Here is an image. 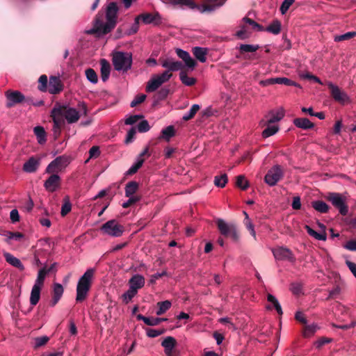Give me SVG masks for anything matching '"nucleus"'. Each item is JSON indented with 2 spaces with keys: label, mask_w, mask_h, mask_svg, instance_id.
Returning <instances> with one entry per match:
<instances>
[{
  "label": "nucleus",
  "mask_w": 356,
  "mask_h": 356,
  "mask_svg": "<svg viewBox=\"0 0 356 356\" xmlns=\"http://www.w3.org/2000/svg\"><path fill=\"white\" fill-rule=\"evenodd\" d=\"M179 79L181 83L187 86H194L197 82L195 78L189 77L187 75L186 70L184 68L179 72Z\"/></svg>",
  "instance_id": "nucleus-32"
},
{
  "label": "nucleus",
  "mask_w": 356,
  "mask_h": 356,
  "mask_svg": "<svg viewBox=\"0 0 356 356\" xmlns=\"http://www.w3.org/2000/svg\"><path fill=\"white\" fill-rule=\"evenodd\" d=\"M118 10L115 2L110 3L105 16L104 13L99 12L93 21L92 28L86 30L85 33L100 37L110 33L116 26Z\"/></svg>",
  "instance_id": "nucleus-1"
},
{
  "label": "nucleus",
  "mask_w": 356,
  "mask_h": 356,
  "mask_svg": "<svg viewBox=\"0 0 356 356\" xmlns=\"http://www.w3.org/2000/svg\"><path fill=\"white\" fill-rule=\"evenodd\" d=\"M356 36V31L347 32L343 35H336L334 37L335 42H341L348 40Z\"/></svg>",
  "instance_id": "nucleus-49"
},
{
  "label": "nucleus",
  "mask_w": 356,
  "mask_h": 356,
  "mask_svg": "<svg viewBox=\"0 0 356 356\" xmlns=\"http://www.w3.org/2000/svg\"><path fill=\"white\" fill-rule=\"evenodd\" d=\"M267 300L273 305L278 314L282 315L283 314L282 307L277 299L274 296L270 293L268 294Z\"/></svg>",
  "instance_id": "nucleus-42"
},
{
  "label": "nucleus",
  "mask_w": 356,
  "mask_h": 356,
  "mask_svg": "<svg viewBox=\"0 0 356 356\" xmlns=\"http://www.w3.org/2000/svg\"><path fill=\"white\" fill-rule=\"evenodd\" d=\"M273 254L277 260H288L292 263L296 261L293 254L289 248L280 247L273 249Z\"/></svg>",
  "instance_id": "nucleus-17"
},
{
  "label": "nucleus",
  "mask_w": 356,
  "mask_h": 356,
  "mask_svg": "<svg viewBox=\"0 0 356 356\" xmlns=\"http://www.w3.org/2000/svg\"><path fill=\"white\" fill-rule=\"evenodd\" d=\"M326 200L339 211L341 216H346L348 213V205L346 197L341 193L329 192L325 196Z\"/></svg>",
  "instance_id": "nucleus-4"
},
{
  "label": "nucleus",
  "mask_w": 356,
  "mask_h": 356,
  "mask_svg": "<svg viewBox=\"0 0 356 356\" xmlns=\"http://www.w3.org/2000/svg\"><path fill=\"white\" fill-rule=\"evenodd\" d=\"M176 53L179 58L184 61L186 66L188 69L193 70L195 67L197 65V62L191 58L188 52L181 49H177Z\"/></svg>",
  "instance_id": "nucleus-21"
},
{
  "label": "nucleus",
  "mask_w": 356,
  "mask_h": 356,
  "mask_svg": "<svg viewBox=\"0 0 356 356\" xmlns=\"http://www.w3.org/2000/svg\"><path fill=\"white\" fill-rule=\"evenodd\" d=\"M49 273V270H47V268L44 267L41 268L38 273L37 279L35 282L34 285L39 286L40 287L43 286L44 279L46 275Z\"/></svg>",
  "instance_id": "nucleus-41"
},
{
  "label": "nucleus",
  "mask_w": 356,
  "mask_h": 356,
  "mask_svg": "<svg viewBox=\"0 0 356 356\" xmlns=\"http://www.w3.org/2000/svg\"><path fill=\"white\" fill-rule=\"evenodd\" d=\"M284 177V170L281 165L273 166L264 177V181L269 186H273Z\"/></svg>",
  "instance_id": "nucleus-11"
},
{
  "label": "nucleus",
  "mask_w": 356,
  "mask_h": 356,
  "mask_svg": "<svg viewBox=\"0 0 356 356\" xmlns=\"http://www.w3.org/2000/svg\"><path fill=\"white\" fill-rule=\"evenodd\" d=\"M42 287L36 285H33L31 292L30 303L32 306L36 305L40 298V291Z\"/></svg>",
  "instance_id": "nucleus-31"
},
{
  "label": "nucleus",
  "mask_w": 356,
  "mask_h": 356,
  "mask_svg": "<svg viewBox=\"0 0 356 356\" xmlns=\"http://www.w3.org/2000/svg\"><path fill=\"white\" fill-rule=\"evenodd\" d=\"M145 331H146V334H147V337H151V338H154V337H156L165 333L166 330L164 328L159 329V330L147 328L145 330Z\"/></svg>",
  "instance_id": "nucleus-52"
},
{
  "label": "nucleus",
  "mask_w": 356,
  "mask_h": 356,
  "mask_svg": "<svg viewBox=\"0 0 356 356\" xmlns=\"http://www.w3.org/2000/svg\"><path fill=\"white\" fill-rule=\"evenodd\" d=\"M100 150L99 146H92L89 150V158L87 159L88 162L90 159L97 158L100 155Z\"/></svg>",
  "instance_id": "nucleus-60"
},
{
  "label": "nucleus",
  "mask_w": 356,
  "mask_h": 356,
  "mask_svg": "<svg viewBox=\"0 0 356 356\" xmlns=\"http://www.w3.org/2000/svg\"><path fill=\"white\" fill-rule=\"evenodd\" d=\"M137 17H139V20H142L145 24L159 25L161 24V16L158 12L154 13H143L138 15Z\"/></svg>",
  "instance_id": "nucleus-19"
},
{
  "label": "nucleus",
  "mask_w": 356,
  "mask_h": 356,
  "mask_svg": "<svg viewBox=\"0 0 356 356\" xmlns=\"http://www.w3.org/2000/svg\"><path fill=\"white\" fill-rule=\"evenodd\" d=\"M161 138L165 139L167 141H169L170 139L175 135V127L172 125H170L166 128L162 129L161 131Z\"/></svg>",
  "instance_id": "nucleus-38"
},
{
  "label": "nucleus",
  "mask_w": 356,
  "mask_h": 356,
  "mask_svg": "<svg viewBox=\"0 0 356 356\" xmlns=\"http://www.w3.org/2000/svg\"><path fill=\"white\" fill-rule=\"evenodd\" d=\"M51 117L53 118V122H54L53 127L61 128V126L64 123V120L63 118V115H56V113H51Z\"/></svg>",
  "instance_id": "nucleus-57"
},
{
  "label": "nucleus",
  "mask_w": 356,
  "mask_h": 356,
  "mask_svg": "<svg viewBox=\"0 0 356 356\" xmlns=\"http://www.w3.org/2000/svg\"><path fill=\"white\" fill-rule=\"evenodd\" d=\"M52 113L63 115L69 124L76 122L80 118L79 113L76 109L60 104H55L52 109Z\"/></svg>",
  "instance_id": "nucleus-7"
},
{
  "label": "nucleus",
  "mask_w": 356,
  "mask_h": 356,
  "mask_svg": "<svg viewBox=\"0 0 356 356\" xmlns=\"http://www.w3.org/2000/svg\"><path fill=\"white\" fill-rule=\"evenodd\" d=\"M281 22L278 19H274L268 26L266 27L265 31L271 33L274 35H277L281 31Z\"/></svg>",
  "instance_id": "nucleus-35"
},
{
  "label": "nucleus",
  "mask_w": 356,
  "mask_h": 356,
  "mask_svg": "<svg viewBox=\"0 0 356 356\" xmlns=\"http://www.w3.org/2000/svg\"><path fill=\"white\" fill-rule=\"evenodd\" d=\"M259 49V46L258 44L254 45L248 44H241L238 47V50L241 54H243L245 53L255 52Z\"/></svg>",
  "instance_id": "nucleus-39"
},
{
  "label": "nucleus",
  "mask_w": 356,
  "mask_h": 356,
  "mask_svg": "<svg viewBox=\"0 0 356 356\" xmlns=\"http://www.w3.org/2000/svg\"><path fill=\"white\" fill-rule=\"evenodd\" d=\"M293 124L298 128L307 130L314 127L313 122L306 118H298L293 120Z\"/></svg>",
  "instance_id": "nucleus-28"
},
{
  "label": "nucleus",
  "mask_w": 356,
  "mask_h": 356,
  "mask_svg": "<svg viewBox=\"0 0 356 356\" xmlns=\"http://www.w3.org/2000/svg\"><path fill=\"white\" fill-rule=\"evenodd\" d=\"M177 342L173 337H167L161 342V346L164 348L165 353L167 356H178V353L175 349Z\"/></svg>",
  "instance_id": "nucleus-18"
},
{
  "label": "nucleus",
  "mask_w": 356,
  "mask_h": 356,
  "mask_svg": "<svg viewBox=\"0 0 356 356\" xmlns=\"http://www.w3.org/2000/svg\"><path fill=\"white\" fill-rule=\"evenodd\" d=\"M139 29V17H136L131 27L125 32V35H131L138 32Z\"/></svg>",
  "instance_id": "nucleus-58"
},
{
  "label": "nucleus",
  "mask_w": 356,
  "mask_h": 356,
  "mask_svg": "<svg viewBox=\"0 0 356 356\" xmlns=\"http://www.w3.org/2000/svg\"><path fill=\"white\" fill-rule=\"evenodd\" d=\"M3 255L6 261L9 264L18 268L21 271H23L24 270V265L18 258L14 257L13 254L8 252H4Z\"/></svg>",
  "instance_id": "nucleus-26"
},
{
  "label": "nucleus",
  "mask_w": 356,
  "mask_h": 356,
  "mask_svg": "<svg viewBox=\"0 0 356 356\" xmlns=\"http://www.w3.org/2000/svg\"><path fill=\"white\" fill-rule=\"evenodd\" d=\"M39 86H38V90L42 92H45L47 90V83H48V79L47 75L42 74L40 76L38 79Z\"/></svg>",
  "instance_id": "nucleus-51"
},
{
  "label": "nucleus",
  "mask_w": 356,
  "mask_h": 356,
  "mask_svg": "<svg viewBox=\"0 0 356 356\" xmlns=\"http://www.w3.org/2000/svg\"><path fill=\"white\" fill-rule=\"evenodd\" d=\"M5 96L6 98V104L8 108L23 102H26L29 105L31 104V98H25L24 95L18 90H7L5 92Z\"/></svg>",
  "instance_id": "nucleus-12"
},
{
  "label": "nucleus",
  "mask_w": 356,
  "mask_h": 356,
  "mask_svg": "<svg viewBox=\"0 0 356 356\" xmlns=\"http://www.w3.org/2000/svg\"><path fill=\"white\" fill-rule=\"evenodd\" d=\"M270 83L274 84H282L285 86H293L296 87H300V86L296 82L286 78V77H277V78H273L268 80Z\"/></svg>",
  "instance_id": "nucleus-30"
},
{
  "label": "nucleus",
  "mask_w": 356,
  "mask_h": 356,
  "mask_svg": "<svg viewBox=\"0 0 356 356\" xmlns=\"http://www.w3.org/2000/svg\"><path fill=\"white\" fill-rule=\"evenodd\" d=\"M166 318L148 317L147 325L149 326H155L159 325L161 322L167 321Z\"/></svg>",
  "instance_id": "nucleus-59"
},
{
  "label": "nucleus",
  "mask_w": 356,
  "mask_h": 356,
  "mask_svg": "<svg viewBox=\"0 0 356 356\" xmlns=\"http://www.w3.org/2000/svg\"><path fill=\"white\" fill-rule=\"evenodd\" d=\"M192 52L194 56L201 63H204L207 60V54L208 50L207 48L195 47L192 49Z\"/></svg>",
  "instance_id": "nucleus-29"
},
{
  "label": "nucleus",
  "mask_w": 356,
  "mask_h": 356,
  "mask_svg": "<svg viewBox=\"0 0 356 356\" xmlns=\"http://www.w3.org/2000/svg\"><path fill=\"white\" fill-rule=\"evenodd\" d=\"M227 181L228 178L226 174H222L220 176H216L214 177V184L220 188H224Z\"/></svg>",
  "instance_id": "nucleus-45"
},
{
  "label": "nucleus",
  "mask_w": 356,
  "mask_h": 356,
  "mask_svg": "<svg viewBox=\"0 0 356 356\" xmlns=\"http://www.w3.org/2000/svg\"><path fill=\"white\" fill-rule=\"evenodd\" d=\"M295 2V0H284L280 8V10L282 15L285 14L290 6Z\"/></svg>",
  "instance_id": "nucleus-61"
},
{
  "label": "nucleus",
  "mask_w": 356,
  "mask_h": 356,
  "mask_svg": "<svg viewBox=\"0 0 356 356\" xmlns=\"http://www.w3.org/2000/svg\"><path fill=\"white\" fill-rule=\"evenodd\" d=\"M100 65L101 79L104 82H106L109 78L111 65L110 63L104 58L100 60Z\"/></svg>",
  "instance_id": "nucleus-27"
},
{
  "label": "nucleus",
  "mask_w": 356,
  "mask_h": 356,
  "mask_svg": "<svg viewBox=\"0 0 356 356\" xmlns=\"http://www.w3.org/2000/svg\"><path fill=\"white\" fill-rule=\"evenodd\" d=\"M172 74H169L167 72H163L161 74L154 75L147 82L146 86V92H152L156 90L163 83L167 82Z\"/></svg>",
  "instance_id": "nucleus-9"
},
{
  "label": "nucleus",
  "mask_w": 356,
  "mask_h": 356,
  "mask_svg": "<svg viewBox=\"0 0 356 356\" xmlns=\"http://www.w3.org/2000/svg\"><path fill=\"white\" fill-rule=\"evenodd\" d=\"M63 86L59 77L51 76L49 78L47 90L50 94H58L63 90Z\"/></svg>",
  "instance_id": "nucleus-20"
},
{
  "label": "nucleus",
  "mask_w": 356,
  "mask_h": 356,
  "mask_svg": "<svg viewBox=\"0 0 356 356\" xmlns=\"http://www.w3.org/2000/svg\"><path fill=\"white\" fill-rule=\"evenodd\" d=\"M305 229L307 230V233L315 238L317 240H321L325 241L326 239V234H319L314 231L313 229H312L309 225H305Z\"/></svg>",
  "instance_id": "nucleus-46"
},
{
  "label": "nucleus",
  "mask_w": 356,
  "mask_h": 356,
  "mask_svg": "<svg viewBox=\"0 0 356 356\" xmlns=\"http://www.w3.org/2000/svg\"><path fill=\"white\" fill-rule=\"evenodd\" d=\"M279 130V127L277 125L270 126L268 124V127L262 131L263 138H268L274 134H275Z\"/></svg>",
  "instance_id": "nucleus-44"
},
{
  "label": "nucleus",
  "mask_w": 356,
  "mask_h": 356,
  "mask_svg": "<svg viewBox=\"0 0 356 356\" xmlns=\"http://www.w3.org/2000/svg\"><path fill=\"white\" fill-rule=\"evenodd\" d=\"M145 282V277L139 274L133 275L129 281V286L135 289L136 291L144 286Z\"/></svg>",
  "instance_id": "nucleus-24"
},
{
  "label": "nucleus",
  "mask_w": 356,
  "mask_h": 356,
  "mask_svg": "<svg viewBox=\"0 0 356 356\" xmlns=\"http://www.w3.org/2000/svg\"><path fill=\"white\" fill-rule=\"evenodd\" d=\"M216 225L220 234L225 237L231 238L235 243L239 241L240 235L237 226L235 224H228L224 220L218 218L216 220Z\"/></svg>",
  "instance_id": "nucleus-6"
},
{
  "label": "nucleus",
  "mask_w": 356,
  "mask_h": 356,
  "mask_svg": "<svg viewBox=\"0 0 356 356\" xmlns=\"http://www.w3.org/2000/svg\"><path fill=\"white\" fill-rule=\"evenodd\" d=\"M317 326L316 325H305L303 330V334L305 337H309L316 332Z\"/></svg>",
  "instance_id": "nucleus-55"
},
{
  "label": "nucleus",
  "mask_w": 356,
  "mask_h": 356,
  "mask_svg": "<svg viewBox=\"0 0 356 356\" xmlns=\"http://www.w3.org/2000/svg\"><path fill=\"white\" fill-rule=\"evenodd\" d=\"M100 231L104 234L113 237H120L122 235L124 228L116 220H110L103 224Z\"/></svg>",
  "instance_id": "nucleus-8"
},
{
  "label": "nucleus",
  "mask_w": 356,
  "mask_h": 356,
  "mask_svg": "<svg viewBox=\"0 0 356 356\" xmlns=\"http://www.w3.org/2000/svg\"><path fill=\"white\" fill-rule=\"evenodd\" d=\"M172 74H169L167 72H163L161 74L154 75L147 82L146 86V92H152L156 90L163 83L167 82Z\"/></svg>",
  "instance_id": "nucleus-10"
},
{
  "label": "nucleus",
  "mask_w": 356,
  "mask_h": 356,
  "mask_svg": "<svg viewBox=\"0 0 356 356\" xmlns=\"http://www.w3.org/2000/svg\"><path fill=\"white\" fill-rule=\"evenodd\" d=\"M159 61L161 66L166 69L164 72H167L169 74H172V72L181 71L184 68L181 61L175 60L172 58H161Z\"/></svg>",
  "instance_id": "nucleus-15"
},
{
  "label": "nucleus",
  "mask_w": 356,
  "mask_h": 356,
  "mask_svg": "<svg viewBox=\"0 0 356 356\" xmlns=\"http://www.w3.org/2000/svg\"><path fill=\"white\" fill-rule=\"evenodd\" d=\"M236 186L243 191H245L248 188V181L246 180L244 175H238L236 177Z\"/></svg>",
  "instance_id": "nucleus-48"
},
{
  "label": "nucleus",
  "mask_w": 356,
  "mask_h": 356,
  "mask_svg": "<svg viewBox=\"0 0 356 356\" xmlns=\"http://www.w3.org/2000/svg\"><path fill=\"white\" fill-rule=\"evenodd\" d=\"M327 87L334 101L343 105L350 102V98L347 93L340 89L337 86L334 85L332 82H328Z\"/></svg>",
  "instance_id": "nucleus-14"
},
{
  "label": "nucleus",
  "mask_w": 356,
  "mask_h": 356,
  "mask_svg": "<svg viewBox=\"0 0 356 356\" xmlns=\"http://www.w3.org/2000/svg\"><path fill=\"white\" fill-rule=\"evenodd\" d=\"M63 287L60 284L55 283L54 284L53 298L50 301V305L51 307H54L58 303L63 296Z\"/></svg>",
  "instance_id": "nucleus-25"
},
{
  "label": "nucleus",
  "mask_w": 356,
  "mask_h": 356,
  "mask_svg": "<svg viewBox=\"0 0 356 356\" xmlns=\"http://www.w3.org/2000/svg\"><path fill=\"white\" fill-rule=\"evenodd\" d=\"M40 164V159L31 156L24 163L22 169L26 172L33 173L38 170Z\"/></svg>",
  "instance_id": "nucleus-22"
},
{
  "label": "nucleus",
  "mask_w": 356,
  "mask_h": 356,
  "mask_svg": "<svg viewBox=\"0 0 356 356\" xmlns=\"http://www.w3.org/2000/svg\"><path fill=\"white\" fill-rule=\"evenodd\" d=\"M112 61L115 70L127 72L132 65V54L122 51L114 52Z\"/></svg>",
  "instance_id": "nucleus-5"
},
{
  "label": "nucleus",
  "mask_w": 356,
  "mask_h": 356,
  "mask_svg": "<svg viewBox=\"0 0 356 356\" xmlns=\"http://www.w3.org/2000/svg\"><path fill=\"white\" fill-rule=\"evenodd\" d=\"M302 284L300 282H293L291 284L290 290L294 295H299L302 292Z\"/></svg>",
  "instance_id": "nucleus-62"
},
{
  "label": "nucleus",
  "mask_w": 356,
  "mask_h": 356,
  "mask_svg": "<svg viewBox=\"0 0 356 356\" xmlns=\"http://www.w3.org/2000/svg\"><path fill=\"white\" fill-rule=\"evenodd\" d=\"M139 188V184L135 181H129L125 186V196L132 197Z\"/></svg>",
  "instance_id": "nucleus-33"
},
{
  "label": "nucleus",
  "mask_w": 356,
  "mask_h": 356,
  "mask_svg": "<svg viewBox=\"0 0 356 356\" xmlns=\"http://www.w3.org/2000/svg\"><path fill=\"white\" fill-rule=\"evenodd\" d=\"M243 20L244 22H245L246 24H248L249 25L252 26L253 29H257L259 31H264V28L261 25H260L259 24L257 23L253 19H250L249 17H245L243 19Z\"/></svg>",
  "instance_id": "nucleus-54"
},
{
  "label": "nucleus",
  "mask_w": 356,
  "mask_h": 356,
  "mask_svg": "<svg viewBox=\"0 0 356 356\" xmlns=\"http://www.w3.org/2000/svg\"><path fill=\"white\" fill-rule=\"evenodd\" d=\"M85 74L86 76L87 79L90 81L92 83H97L98 81V76L95 71L92 68H88L86 70Z\"/></svg>",
  "instance_id": "nucleus-47"
},
{
  "label": "nucleus",
  "mask_w": 356,
  "mask_h": 356,
  "mask_svg": "<svg viewBox=\"0 0 356 356\" xmlns=\"http://www.w3.org/2000/svg\"><path fill=\"white\" fill-rule=\"evenodd\" d=\"M171 302L169 300H165L157 302L158 310L156 314L158 316H161L165 313L171 307Z\"/></svg>",
  "instance_id": "nucleus-40"
},
{
  "label": "nucleus",
  "mask_w": 356,
  "mask_h": 356,
  "mask_svg": "<svg viewBox=\"0 0 356 356\" xmlns=\"http://www.w3.org/2000/svg\"><path fill=\"white\" fill-rule=\"evenodd\" d=\"M129 197V200L122 204V207L124 209L129 208L131 205L136 204V202L140 200V196H132Z\"/></svg>",
  "instance_id": "nucleus-63"
},
{
  "label": "nucleus",
  "mask_w": 356,
  "mask_h": 356,
  "mask_svg": "<svg viewBox=\"0 0 356 356\" xmlns=\"http://www.w3.org/2000/svg\"><path fill=\"white\" fill-rule=\"evenodd\" d=\"M3 235L6 237L5 241L8 243H10L11 240L19 241L24 236V234L21 232H12L8 231L5 232Z\"/></svg>",
  "instance_id": "nucleus-37"
},
{
  "label": "nucleus",
  "mask_w": 356,
  "mask_h": 356,
  "mask_svg": "<svg viewBox=\"0 0 356 356\" xmlns=\"http://www.w3.org/2000/svg\"><path fill=\"white\" fill-rule=\"evenodd\" d=\"M144 161H145L144 159H139L138 160V161L129 169L127 174V175L135 174L138 170V169L143 165Z\"/></svg>",
  "instance_id": "nucleus-56"
},
{
  "label": "nucleus",
  "mask_w": 356,
  "mask_h": 356,
  "mask_svg": "<svg viewBox=\"0 0 356 356\" xmlns=\"http://www.w3.org/2000/svg\"><path fill=\"white\" fill-rule=\"evenodd\" d=\"M33 131L37 137L38 143L44 144L47 140L44 129L42 127L37 126L34 128Z\"/></svg>",
  "instance_id": "nucleus-36"
},
{
  "label": "nucleus",
  "mask_w": 356,
  "mask_h": 356,
  "mask_svg": "<svg viewBox=\"0 0 356 356\" xmlns=\"http://www.w3.org/2000/svg\"><path fill=\"white\" fill-rule=\"evenodd\" d=\"M284 111L282 108L277 110V111H269L268 115H266V118H267L268 120L266 122H264V125L270 124L278 122L284 118Z\"/></svg>",
  "instance_id": "nucleus-23"
},
{
  "label": "nucleus",
  "mask_w": 356,
  "mask_h": 356,
  "mask_svg": "<svg viewBox=\"0 0 356 356\" xmlns=\"http://www.w3.org/2000/svg\"><path fill=\"white\" fill-rule=\"evenodd\" d=\"M138 291L129 286V289L122 295L123 301L127 304L136 295Z\"/></svg>",
  "instance_id": "nucleus-50"
},
{
  "label": "nucleus",
  "mask_w": 356,
  "mask_h": 356,
  "mask_svg": "<svg viewBox=\"0 0 356 356\" xmlns=\"http://www.w3.org/2000/svg\"><path fill=\"white\" fill-rule=\"evenodd\" d=\"M168 3L176 6H179L180 8L187 7L190 9H196L202 13H212L217 8L224 5V2L221 1L217 5H198L193 0H168Z\"/></svg>",
  "instance_id": "nucleus-3"
},
{
  "label": "nucleus",
  "mask_w": 356,
  "mask_h": 356,
  "mask_svg": "<svg viewBox=\"0 0 356 356\" xmlns=\"http://www.w3.org/2000/svg\"><path fill=\"white\" fill-rule=\"evenodd\" d=\"M150 129V126L149 124V122L147 120H142L139 124H138V131L140 133H145L148 131Z\"/></svg>",
  "instance_id": "nucleus-64"
},
{
  "label": "nucleus",
  "mask_w": 356,
  "mask_h": 356,
  "mask_svg": "<svg viewBox=\"0 0 356 356\" xmlns=\"http://www.w3.org/2000/svg\"><path fill=\"white\" fill-rule=\"evenodd\" d=\"M69 163L70 160L67 156H58L47 165L45 172L48 174H57L61 172Z\"/></svg>",
  "instance_id": "nucleus-13"
},
{
  "label": "nucleus",
  "mask_w": 356,
  "mask_h": 356,
  "mask_svg": "<svg viewBox=\"0 0 356 356\" xmlns=\"http://www.w3.org/2000/svg\"><path fill=\"white\" fill-rule=\"evenodd\" d=\"M200 106L198 104H193L189 111L182 117L183 120L188 121L192 119L200 110Z\"/></svg>",
  "instance_id": "nucleus-43"
},
{
  "label": "nucleus",
  "mask_w": 356,
  "mask_h": 356,
  "mask_svg": "<svg viewBox=\"0 0 356 356\" xmlns=\"http://www.w3.org/2000/svg\"><path fill=\"white\" fill-rule=\"evenodd\" d=\"M95 272V268H89L79 280L76 286V301L77 302H81L86 299L92 285Z\"/></svg>",
  "instance_id": "nucleus-2"
},
{
  "label": "nucleus",
  "mask_w": 356,
  "mask_h": 356,
  "mask_svg": "<svg viewBox=\"0 0 356 356\" xmlns=\"http://www.w3.org/2000/svg\"><path fill=\"white\" fill-rule=\"evenodd\" d=\"M64 200L65 202L62 205L60 211V214L62 216H66L71 211L72 209V204L69 201L68 197H65Z\"/></svg>",
  "instance_id": "nucleus-53"
},
{
  "label": "nucleus",
  "mask_w": 356,
  "mask_h": 356,
  "mask_svg": "<svg viewBox=\"0 0 356 356\" xmlns=\"http://www.w3.org/2000/svg\"><path fill=\"white\" fill-rule=\"evenodd\" d=\"M312 207L321 213H326L330 209V207L322 200H316L312 202Z\"/></svg>",
  "instance_id": "nucleus-34"
},
{
  "label": "nucleus",
  "mask_w": 356,
  "mask_h": 356,
  "mask_svg": "<svg viewBox=\"0 0 356 356\" xmlns=\"http://www.w3.org/2000/svg\"><path fill=\"white\" fill-rule=\"evenodd\" d=\"M61 178L58 174H51L45 180L44 187L49 193H54L60 188Z\"/></svg>",
  "instance_id": "nucleus-16"
}]
</instances>
